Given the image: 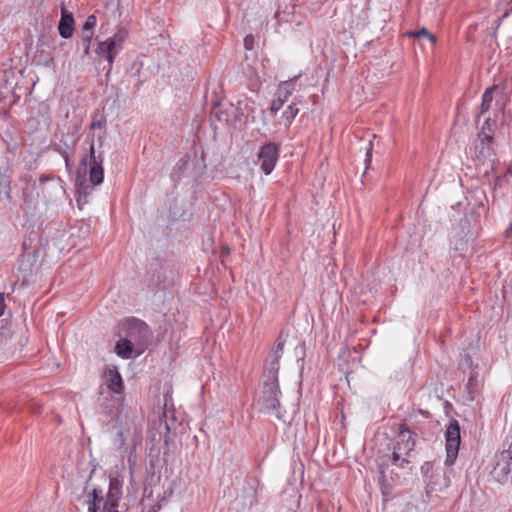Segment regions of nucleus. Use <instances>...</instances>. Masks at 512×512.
<instances>
[{
  "label": "nucleus",
  "instance_id": "nucleus-1",
  "mask_svg": "<svg viewBox=\"0 0 512 512\" xmlns=\"http://www.w3.org/2000/svg\"><path fill=\"white\" fill-rule=\"evenodd\" d=\"M122 481L110 478L108 490L88 482L85 487L87 512H119V502L122 498Z\"/></svg>",
  "mask_w": 512,
  "mask_h": 512
},
{
  "label": "nucleus",
  "instance_id": "nucleus-2",
  "mask_svg": "<svg viewBox=\"0 0 512 512\" xmlns=\"http://www.w3.org/2000/svg\"><path fill=\"white\" fill-rule=\"evenodd\" d=\"M415 433L406 427L404 424L398 426L397 435L392 440L389 449L392 450L391 460L394 465L403 466L409 463L410 453L415 446Z\"/></svg>",
  "mask_w": 512,
  "mask_h": 512
},
{
  "label": "nucleus",
  "instance_id": "nucleus-3",
  "mask_svg": "<svg viewBox=\"0 0 512 512\" xmlns=\"http://www.w3.org/2000/svg\"><path fill=\"white\" fill-rule=\"evenodd\" d=\"M123 329L129 340L135 345L136 354L143 353L152 336L149 326L140 319L128 318L123 323Z\"/></svg>",
  "mask_w": 512,
  "mask_h": 512
},
{
  "label": "nucleus",
  "instance_id": "nucleus-4",
  "mask_svg": "<svg viewBox=\"0 0 512 512\" xmlns=\"http://www.w3.org/2000/svg\"><path fill=\"white\" fill-rule=\"evenodd\" d=\"M127 37L128 30L122 26L117 27L113 36L109 37L105 41L98 43L96 54L99 56H104L107 59L109 66L112 67L115 57L123 49V44Z\"/></svg>",
  "mask_w": 512,
  "mask_h": 512
},
{
  "label": "nucleus",
  "instance_id": "nucleus-5",
  "mask_svg": "<svg viewBox=\"0 0 512 512\" xmlns=\"http://www.w3.org/2000/svg\"><path fill=\"white\" fill-rule=\"evenodd\" d=\"M446 438V459L445 464L451 466L454 464L460 446V427L457 421L450 423L445 432Z\"/></svg>",
  "mask_w": 512,
  "mask_h": 512
},
{
  "label": "nucleus",
  "instance_id": "nucleus-6",
  "mask_svg": "<svg viewBox=\"0 0 512 512\" xmlns=\"http://www.w3.org/2000/svg\"><path fill=\"white\" fill-rule=\"evenodd\" d=\"M279 149L275 143H267L260 148L258 158L260 161V167L265 175H269L278 160Z\"/></svg>",
  "mask_w": 512,
  "mask_h": 512
},
{
  "label": "nucleus",
  "instance_id": "nucleus-7",
  "mask_svg": "<svg viewBox=\"0 0 512 512\" xmlns=\"http://www.w3.org/2000/svg\"><path fill=\"white\" fill-rule=\"evenodd\" d=\"M89 158H90V160H89V164H90L89 180L93 186L99 185L103 182L104 170L102 167V160L98 161L95 156V148H94L93 143L90 145Z\"/></svg>",
  "mask_w": 512,
  "mask_h": 512
},
{
  "label": "nucleus",
  "instance_id": "nucleus-8",
  "mask_svg": "<svg viewBox=\"0 0 512 512\" xmlns=\"http://www.w3.org/2000/svg\"><path fill=\"white\" fill-rule=\"evenodd\" d=\"M104 383L106 384L107 388L115 393V394H122L124 390V384L122 381V377L117 370V368H108L104 371L103 374Z\"/></svg>",
  "mask_w": 512,
  "mask_h": 512
},
{
  "label": "nucleus",
  "instance_id": "nucleus-9",
  "mask_svg": "<svg viewBox=\"0 0 512 512\" xmlns=\"http://www.w3.org/2000/svg\"><path fill=\"white\" fill-rule=\"evenodd\" d=\"M92 186L86 183L84 177L80 175L76 179V202L80 209L88 203V196L92 192Z\"/></svg>",
  "mask_w": 512,
  "mask_h": 512
},
{
  "label": "nucleus",
  "instance_id": "nucleus-10",
  "mask_svg": "<svg viewBox=\"0 0 512 512\" xmlns=\"http://www.w3.org/2000/svg\"><path fill=\"white\" fill-rule=\"evenodd\" d=\"M280 394V389L278 386V382L265 381L263 387V395L264 400L267 403L268 407L275 408L279 403L278 396Z\"/></svg>",
  "mask_w": 512,
  "mask_h": 512
},
{
  "label": "nucleus",
  "instance_id": "nucleus-11",
  "mask_svg": "<svg viewBox=\"0 0 512 512\" xmlns=\"http://www.w3.org/2000/svg\"><path fill=\"white\" fill-rule=\"evenodd\" d=\"M58 31L62 38L68 39L73 35L74 18L71 13L62 9L61 19L58 25Z\"/></svg>",
  "mask_w": 512,
  "mask_h": 512
},
{
  "label": "nucleus",
  "instance_id": "nucleus-12",
  "mask_svg": "<svg viewBox=\"0 0 512 512\" xmlns=\"http://www.w3.org/2000/svg\"><path fill=\"white\" fill-rule=\"evenodd\" d=\"M493 140H478L475 145L474 156L481 160L485 161L493 156Z\"/></svg>",
  "mask_w": 512,
  "mask_h": 512
},
{
  "label": "nucleus",
  "instance_id": "nucleus-13",
  "mask_svg": "<svg viewBox=\"0 0 512 512\" xmlns=\"http://www.w3.org/2000/svg\"><path fill=\"white\" fill-rule=\"evenodd\" d=\"M135 345L129 339H120L115 346V351L118 356L128 359L132 356Z\"/></svg>",
  "mask_w": 512,
  "mask_h": 512
},
{
  "label": "nucleus",
  "instance_id": "nucleus-14",
  "mask_svg": "<svg viewBox=\"0 0 512 512\" xmlns=\"http://www.w3.org/2000/svg\"><path fill=\"white\" fill-rule=\"evenodd\" d=\"M298 112L299 109L294 104L288 105L281 115L278 122L279 125H282L286 129L289 128Z\"/></svg>",
  "mask_w": 512,
  "mask_h": 512
},
{
  "label": "nucleus",
  "instance_id": "nucleus-15",
  "mask_svg": "<svg viewBox=\"0 0 512 512\" xmlns=\"http://www.w3.org/2000/svg\"><path fill=\"white\" fill-rule=\"evenodd\" d=\"M279 355H274V358L265 368L264 373L267 377L266 381L278 382V371H279Z\"/></svg>",
  "mask_w": 512,
  "mask_h": 512
},
{
  "label": "nucleus",
  "instance_id": "nucleus-16",
  "mask_svg": "<svg viewBox=\"0 0 512 512\" xmlns=\"http://www.w3.org/2000/svg\"><path fill=\"white\" fill-rule=\"evenodd\" d=\"M497 86L493 85L485 90L482 95V101L480 105V113H486L490 107L493 100V94L496 91Z\"/></svg>",
  "mask_w": 512,
  "mask_h": 512
},
{
  "label": "nucleus",
  "instance_id": "nucleus-17",
  "mask_svg": "<svg viewBox=\"0 0 512 512\" xmlns=\"http://www.w3.org/2000/svg\"><path fill=\"white\" fill-rule=\"evenodd\" d=\"M295 90V82L294 81H283L279 84L277 89V96L282 97L285 100L291 96L293 91Z\"/></svg>",
  "mask_w": 512,
  "mask_h": 512
},
{
  "label": "nucleus",
  "instance_id": "nucleus-18",
  "mask_svg": "<svg viewBox=\"0 0 512 512\" xmlns=\"http://www.w3.org/2000/svg\"><path fill=\"white\" fill-rule=\"evenodd\" d=\"M405 36L408 38H427L432 44H436L437 38L435 35L431 34L426 28H421L418 31H409L405 33Z\"/></svg>",
  "mask_w": 512,
  "mask_h": 512
},
{
  "label": "nucleus",
  "instance_id": "nucleus-19",
  "mask_svg": "<svg viewBox=\"0 0 512 512\" xmlns=\"http://www.w3.org/2000/svg\"><path fill=\"white\" fill-rule=\"evenodd\" d=\"M478 140H493V130L489 119L484 122L481 131L478 134Z\"/></svg>",
  "mask_w": 512,
  "mask_h": 512
},
{
  "label": "nucleus",
  "instance_id": "nucleus-20",
  "mask_svg": "<svg viewBox=\"0 0 512 512\" xmlns=\"http://www.w3.org/2000/svg\"><path fill=\"white\" fill-rule=\"evenodd\" d=\"M115 421L120 425L124 421L127 424V414L124 411V403H116L115 405Z\"/></svg>",
  "mask_w": 512,
  "mask_h": 512
},
{
  "label": "nucleus",
  "instance_id": "nucleus-21",
  "mask_svg": "<svg viewBox=\"0 0 512 512\" xmlns=\"http://www.w3.org/2000/svg\"><path fill=\"white\" fill-rule=\"evenodd\" d=\"M97 24V18L95 15H89L83 24V33L93 32L94 27Z\"/></svg>",
  "mask_w": 512,
  "mask_h": 512
},
{
  "label": "nucleus",
  "instance_id": "nucleus-22",
  "mask_svg": "<svg viewBox=\"0 0 512 512\" xmlns=\"http://www.w3.org/2000/svg\"><path fill=\"white\" fill-rule=\"evenodd\" d=\"M286 101L287 100L283 99L282 97L277 96V98L274 99L272 101V103H271V106H270V109H269L270 110V114L271 115H276L277 112L282 109V107H283V105H284V103Z\"/></svg>",
  "mask_w": 512,
  "mask_h": 512
},
{
  "label": "nucleus",
  "instance_id": "nucleus-23",
  "mask_svg": "<svg viewBox=\"0 0 512 512\" xmlns=\"http://www.w3.org/2000/svg\"><path fill=\"white\" fill-rule=\"evenodd\" d=\"M93 34H94L93 32L83 33L82 46H83V51H84L85 55H89L90 45H91V41L93 38Z\"/></svg>",
  "mask_w": 512,
  "mask_h": 512
},
{
  "label": "nucleus",
  "instance_id": "nucleus-24",
  "mask_svg": "<svg viewBox=\"0 0 512 512\" xmlns=\"http://www.w3.org/2000/svg\"><path fill=\"white\" fill-rule=\"evenodd\" d=\"M372 151H373V142L369 141L368 147H367V150H366V158H365V162H366L367 166L372 161Z\"/></svg>",
  "mask_w": 512,
  "mask_h": 512
},
{
  "label": "nucleus",
  "instance_id": "nucleus-25",
  "mask_svg": "<svg viewBox=\"0 0 512 512\" xmlns=\"http://www.w3.org/2000/svg\"><path fill=\"white\" fill-rule=\"evenodd\" d=\"M252 45H253V37L251 35L246 36L244 39L245 48L250 50V49H252Z\"/></svg>",
  "mask_w": 512,
  "mask_h": 512
},
{
  "label": "nucleus",
  "instance_id": "nucleus-26",
  "mask_svg": "<svg viewBox=\"0 0 512 512\" xmlns=\"http://www.w3.org/2000/svg\"><path fill=\"white\" fill-rule=\"evenodd\" d=\"M283 348H284V343L283 342L278 343L275 355H279L281 357Z\"/></svg>",
  "mask_w": 512,
  "mask_h": 512
},
{
  "label": "nucleus",
  "instance_id": "nucleus-27",
  "mask_svg": "<svg viewBox=\"0 0 512 512\" xmlns=\"http://www.w3.org/2000/svg\"><path fill=\"white\" fill-rule=\"evenodd\" d=\"M4 307H5V304H4V296L3 294L0 293V316L3 314L4 312Z\"/></svg>",
  "mask_w": 512,
  "mask_h": 512
},
{
  "label": "nucleus",
  "instance_id": "nucleus-28",
  "mask_svg": "<svg viewBox=\"0 0 512 512\" xmlns=\"http://www.w3.org/2000/svg\"><path fill=\"white\" fill-rule=\"evenodd\" d=\"M23 200H24L25 202H29V201H30V195H29V193L27 192V189H24V190H23Z\"/></svg>",
  "mask_w": 512,
  "mask_h": 512
},
{
  "label": "nucleus",
  "instance_id": "nucleus-29",
  "mask_svg": "<svg viewBox=\"0 0 512 512\" xmlns=\"http://www.w3.org/2000/svg\"><path fill=\"white\" fill-rule=\"evenodd\" d=\"M104 408H105V411L107 414H109V415L113 414L114 411L109 405H106Z\"/></svg>",
  "mask_w": 512,
  "mask_h": 512
},
{
  "label": "nucleus",
  "instance_id": "nucleus-30",
  "mask_svg": "<svg viewBox=\"0 0 512 512\" xmlns=\"http://www.w3.org/2000/svg\"><path fill=\"white\" fill-rule=\"evenodd\" d=\"M96 127H101V123H100V122H97V123H96V122H93V123L91 124V129H95Z\"/></svg>",
  "mask_w": 512,
  "mask_h": 512
},
{
  "label": "nucleus",
  "instance_id": "nucleus-31",
  "mask_svg": "<svg viewBox=\"0 0 512 512\" xmlns=\"http://www.w3.org/2000/svg\"><path fill=\"white\" fill-rule=\"evenodd\" d=\"M120 437H121V443L123 445L125 443V439L123 437V432H120Z\"/></svg>",
  "mask_w": 512,
  "mask_h": 512
},
{
  "label": "nucleus",
  "instance_id": "nucleus-32",
  "mask_svg": "<svg viewBox=\"0 0 512 512\" xmlns=\"http://www.w3.org/2000/svg\"><path fill=\"white\" fill-rule=\"evenodd\" d=\"M41 182H45V181H48V178L47 177H40L39 179Z\"/></svg>",
  "mask_w": 512,
  "mask_h": 512
},
{
  "label": "nucleus",
  "instance_id": "nucleus-33",
  "mask_svg": "<svg viewBox=\"0 0 512 512\" xmlns=\"http://www.w3.org/2000/svg\"><path fill=\"white\" fill-rule=\"evenodd\" d=\"M82 164L84 165V167H86L87 163H86V159H83L82 160Z\"/></svg>",
  "mask_w": 512,
  "mask_h": 512
}]
</instances>
